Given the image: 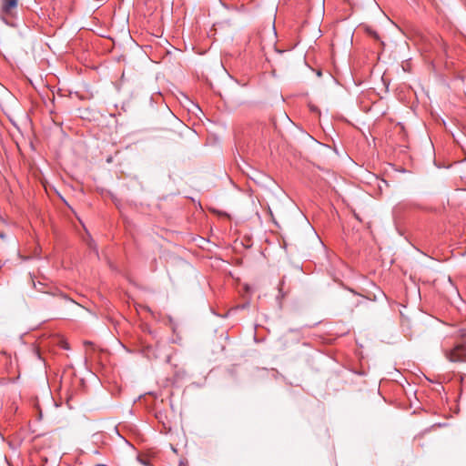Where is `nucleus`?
<instances>
[{
    "mask_svg": "<svg viewBox=\"0 0 466 466\" xmlns=\"http://www.w3.org/2000/svg\"><path fill=\"white\" fill-rule=\"evenodd\" d=\"M32 285L35 289L39 292L50 294L52 296H56L58 294V289L56 288L52 282L47 281L46 278H42V279L35 280L34 278H31Z\"/></svg>",
    "mask_w": 466,
    "mask_h": 466,
    "instance_id": "1",
    "label": "nucleus"
},
{
    "mask_svg": "<svg viewBox=\"0 0 466 466\" xmlns=\"http://www.w3.org/2000/svg\"><path fill=\"white\" fill-rule=\"evenodd\" d=\"M445 356L451 362L466 361V348L463 344H458L452 350H446Z\"/></svg>",
    "mask_w": 466,
    "mask_h": 466,
    "instance_id": "2",
    "label": "nucleus"
},
{
    "mask_svg": "<svg viewBox=\"0 0 466 466\" xmlns=\"http://www.w3.org/2000/svg\"><path fill=\"white\" fill-rule=\"evenodd\" d=\"M18 0H1L0 15L5 17H14L17 8Z\"/></svg>",
    "mask_w": 466,
    "mask_h": 466,
    "instance_id": "3",
    "label": "nucleus"
},
{
    "mask_svg": "<svg viewBox=\"0 0 466 466\" xmlns=\"http://www.w3.org/2000/svg\"><path fill=\"white\" fill-rule=\"evenodd\" d=\"M284 284H285V280L284 279H281L279 284V297H281V298L285 297V293L283 292Z\"/></svg>",
    "mask_w": 466,
    "mask_h": 466,
    "instance_id": "4",
    "label": "nucleus"
},
{
    "mask_svg": "<svg viewBox=\"0 0 466 466\" xmlns=\"http://www.w3.org/2000/svg\"><path fill=\"white\" fill-rule=\"evenodd\" d=\"M460 335L461 338H466V327L460 329Z\"/></svg>",
    "mask_w": 466,
    "mask_h": 466,
    "instance_id": "5",
    "label": "nucleus"
},
{
    "mask_svg": "<svg viewBox=\"0 0 466 466\" xmlns=\"http://www.w3.org/2000/svg\"><path fill=\"white\" fill-rule=\"evenodd\" d=\"M89 248H93L95 249V251L97 253V250H96V245L93 241H91L89 244H88Z\"/></svg>",
    "mask_w": 466,
    "mask_h": 466,
    "instance_id": "6",
    "label": "nucleus"
},
{
    "mask_svg": "<svg viewBox=\"0 0 466 466\" xmlns=\"http://www.w3.org/2000/svg\"><path fill=\"white\" fill-rule=\"evenodd\" d=\"M5 234L4 232H0V238L1 239H5Z\"/></svg>",
    "mask_w": 466,
    "mask_h": 466,
    "instance_id": "7",
    "label": "nucleus"
}]
</instances>
